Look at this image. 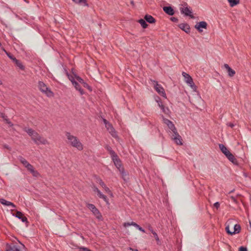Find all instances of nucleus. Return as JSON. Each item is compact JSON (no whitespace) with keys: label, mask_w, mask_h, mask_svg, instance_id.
<instances>
[{"label":"nucleus","mask_w":251,"mask_h":251,"mask_svg":"<svg viewBox=\"0 0 251 251\" xmlns=\"http://www.w3.org/2000/svg\"><path fill=\"white\" fill-rule=\"evenodd\" d=\"M24 130L31 137V139L37 145H49V142L47 139L40 135L32 128H25Z\"/></svg>","instance_id":"nucleus-1"},{"label":"nucleus","mask_w":251,"mask_h":251,"mask_svg":"<svg viewBox=\"0 0 251 251\" xmlns=\"http://www.w3.org/2000/svg\"><path fill=\"white\" fill-rule=\"evenodd\" d=\"M66 136L68 140V143L69 145L76 148L79 151H82L83 150V145L76 136L72 135L69 132H67Z\"/></svg>","instance_id":"nucleus-2"},{"label":"nucleus","mask_w":251,"mask_h":251,"mask_svg":"<svg viewBox=\"0 0 251 251\" xmlns=\"http://www.w3.org/2000/svg\"><path fill=\"white\" fill-rule=\"evenodd\" d=\"M38 87L39 90L43 93L45 94L48 97H52L53 96V92L48 88L47 85L42 81H39Z\"/></svg>","instance_id":"nucleus-3"},{"label":"nucleus","mask_w":251,"mask_h":251,"mask_svg":"<svg viewBox=\"0 0 251 251\" xmlns=\"http://www.w3.org/2000/svg\"><path fill=\"white\" fill-rule=\"evenodd\" d=\"M111 157H112V160H113L115 166L119 170V171L121 173V174L123 175V176H124V175H126V174L124 172V170L123 167H122V166L121 161L119 158L118 155L116 154Z\"/></svg>","instance_id":"nucleus-4"},{"label":"nucleus","mask_w":251,"mask_h":251,"mask_svg":"<svg viewBox=\"0 0 251 251\" xmlns=\"http://www.w3.org/2000/svg\"><path fill=\"white\" fill-rule=\"evenodd\" d=\"M86 206L92 211L94 215L99 220H101L102 216L100 213L99 210L96 207V206L91 203H87Z\"/></svg>","instance_id":"nucleus-5"},{"label":"nucleus","mask_w":251,"mask_h":251,"mask_svg":"<svg viewBox=\"0 0 251 251\" xmlns=\"http://www.w3.org/2000/svg\"><path fill=\"white\" fill-rule=\"evenodd\" d=\"M162 117L163 123L167 126L169 129L172 131L173 133L175 132L176 133L177 129L173 122L170 120L164 118L163 116Z\"/></svg>","instance_id":"nucleus-6"},{"label":"nucleus","mask_w":251,"mask_h":251,"mask_svg":"<svg viewBox=\"0 0 251 251\" xmlns=\"http://www.w3.org/2000/svg\"><path fill=\"white\" fill-rule=\"evenodd\" d=\"M154 88L157 92L163 96V97L166 98V95L164 91V88L161 86V85L159 84L157 82L155 81H153Z\"/></svg>","instance_id":"nucleus-7"},{"label":"nucleus","mask_w":251,"mask_h":251,"mask_svg":"<svg viewBox=\"0 0 251 251\" xmlns=\"http://www.w3.org/2000/svg\"><path fill=\"white\" fill-rule=\"evenodd\" d=\"M180 11L181 14L185 16H189L191 19H194V16L192 15V9L189 7H185L184 8H180Z\"/></svg>","instance_id":"nucleus-8"},{"label":"nucleus","mask_w":251,"mask_h":251,"mask_svg":"<svg viewBox=\"0 0 251 251\" xmlns=\"http://www.w3.org/2000/svg\"><path fill=\"white\" fill-rule=\"evenodd\" d=\"M182 75L184 76V77L185 78V82L188 84H189V86L191 88H195V85L193 82V79L192 78V77L190 76V75H188V74H187L186 73L183 72Z\"/></svg>","instance_id":"nucleus-9"},{"label":"nucleus","mask_w":251,"mask_h":251,"mask_svg":"<svg viewBox=\"0 0 251 251\" xmlns=\"http://www.w3.org/2000/svg\"><path fill=\"white\" fill-rule=\"evenodd\" d=\"M171 139L172 140H173L175 143H176L178 145H182V138L179 135L177 131L176 132H175L173 133V134L171 136Z\"/></svg>","instance_id":"nucleus-10"},{"label":"nucleus","mask_w":251,"mask_h":251,"mask_svg":"<svg viewBox=\"0 0 251 251\" xmlns=\"http://www.w3.org/2000/svg\"><path fill=\"white\" fill-rule=\"evenodd\" d=\"M207 24L204 21L200 22L197 23L195 27L199 31L201 32L202 30L201 29V28H203L206 29L207 28Z\"/></svg>","instance_id":"nucleus-11"},{"label":"nucleus","mask_w":251,"mask_h":251,"mask_svg":"<svg viewBox=\"0 0 251 251\" xmlns=\"http://www.w3.org/2000/svg\"><path fill=\"white\" fill-rule=\"evenodd\" d=\"M123 225H124V227H126L128 226H133L134 227L138 228L140 231H141L143 232H145V230L142 227H141L138 224H137L136 223L133 222H132L131 223H128V222L125 223Z\"/></svg>","instance_id":"nucleus-12"},{"label":"nucleus","mask_w":251,"mask_h":251,"mask_svg":"<svg viewBox=\"0 0 251 251\" xmlns=\"http://www.w3.org/2000/svg\"><path fill=\"white\" fill-rule=\"evenodd\" d=\"M13 215L21 219L23 222L27 223V219L25 216H24L23 214L21 212L16 211V214Z\"/></svg>","instance_id":"nucleus-13"},{"label":"nucleus","mask_w":251,"mask_h":251,"mask_svg":"<svg viewBox=\"0 0 251 251\" xmlns=\"http://www.w3.org/2000/svg\"><path fill=\"white\" fill-rule=\"evenodd\" d=\"M228 159L231 161L232 163H233L235 165H237L238 164V161L237 159L235 158L234 155L230 152H229V154L228 153L227 155L226 156Z\"/></svg>","instance_id":"nucleus-14"},{"label":"nucleus","mask_w":251,"mask_h":251,"mask_svg":"<svg viewBox=\"0 0 251 251\" xmlns=\"http://www.w3.org/2000/svg\"><path fill=\"white\" fill-rule=\"evenodd\" d=\"M162 110V112L166 115H169L171 113L170 110L167 107H165V106L163 104L162 102H159L158 106Z\"/></svg>","instance_id":"nucleus-15"},{"label":"nucleus","mask_w":251,"mask_h":251,"mask_svg":"<svg viewBox=\"0 0 251 251\" xmlns=\"http://www.w3.org/2000/svg\"><path fill=\"white\" fill-rule=\"evenodd\" d=\"M225 68L227 70L228 75L230 77L233 76L235 74V71L232 70L228 64H224Z\"/></svg>","instance_id":"nucleus-16"},{"label":"nucleus","mask_w":251,"mask_h":251,"mask_svg":"<svg viewBox=\"0 0 251 251\" xmlns=\"http://www.w3.org/2000/svg\"><path fill=\"white\" fill-rule=\"evenodd\" d=\"M163 9L164 11L169 15L172 16L174 14V10L170 6H164Z\"/></svg>","instance_id":"nucleus-17"},{"label":"nucleus","mask_w":251,"mask_h":251,"mask_svg":"<svg viewBox=\"0 0 251 251\" xmlns=\"http://www.w3.org/2000/svg\"><path fill=\"white\" fill-rule=\"evenodd\" d=\"M179 27L180 29L184 31L185 32H190V26L187 24H181L179 25Z\"/></svg>","instance_id":"nucleus-18"},{"label":"nucleus","mask_w":251,"mask_h":251,"mask_svg":"<svg viewBox=\"0 0 251 251\" xmlns=\"http://www.w3.org/2000/svg\"><path fill=\"white\" fill-rule=\"evenodd\" d=\"M0 202L2 204L6 206H11L13 208H15L16 207V205L10 201H7L6 200L3 199H0Z\"/></svg>","instance_id":"nucleus-19"},{"label":"nucleus","mask_w":251,"mask_h":251,"mask_svg":"<svg viewBox=\"0 0 251 251\" xmlns=\"http://www.w3.org/2000/svg\"><path fill=\"white\" fill-rule=\"evenodd\" d=\"M219 148L221 151L226 156L230 152L227 148L225 147L223 144H220L219 145Z\"/></svg>","instance_id":"nucleus-20"},{"label":"nucleus","mask_w":251,"mask_h":251,"mask_svg":"<svg viewBox=\"0 0 251 251\" xmlns=\"http://www.w3.org/2000/svg\"><path fill=\"white\" fill-rule=\"evenodd\" d=\"M144 19L146 21L150 24H153L155 22V19L151 15H145Z\"/></svg>","instance_id":"nucleus-21"},{"label":"nucleus","mask_w":251,"mask_h":251,"mask_svg":"<svg viewBox=\"0 0 251 251\" xmlns=\"http://www.w3.org/2000/svg\"><path fill=\"white\" fill-rule=\"evenodd\" d=\"M73 84L75 89L80 92L81 95L83 94V90L81 88L80 85L76 81H73Z\"/></svg>","instance_id":"nucleus-22"},{"label":"nucleus","mask_w":251,"mask_h":251,"mask_svg":"<svg viewBox=\"0 0 251 251\" xmlns=\"http://www.w3.org/2000/svg\"><path fill=\"white\" fill-rule=\"evenodd\" d=\"M241 230V226L238 224H236L234 226L233 230L232 231V235L235 233H238Z\"/></svg>","instance_id":"nucleus-23"},{"label":"nucleus","mask_w":251,"mask_h":251,"mask_svg":"<svg viewBox=\"0 0 251 251\" xmlns=\"http://www.w3.org/2000/svg\"><path fill=\"white\" fill-rule=\"evenodd\" d=\"M98 196L101 199H103L107 204H109L108 199L107 198L106 196L102 194L101 192L100 191L98 193Z\"/></svg>","instance_id":"nucleus-24"},{"label":"nucleus","mask_w":251,"mask_h":251,"mask_svg":"<svg viewBox=\"0 0 251 251\" xmlns=\"http://www.w3.org/2000/svg\"><path fill=\"white\" fill-rule=\"evenodd\" d=\"M230 7H234L240 3V0H227Z\"/></svg>","instance_id":"nucleus-25"},{"label":"nucleus","mask_w":251,"mask_h":251,"mask_svg":"<svg viewBox=\"0 0 251 251\" xmlns=\"http://www.w3.org/2000/svg\"><path fill=\"white\" fill-rule=\"evenodd\" d=\"M18 159L19 160V161L21 162V163H22L23 164V165L26 167L28 165V164H29L26 160L25 159L24 157H23L22 156H20L18 157Z\"/></svg>","instance_id":"nucleus-26"},{"label":"nucleus","mask_w":251,"mask_h":251,"mask_svg":"<svg viewBox=\"0 0 251 251\" xmlns=\"http://www.w3.org/2000/svg\"><path fill=\"white\" fill-rule=\"evenodd\" d=\"M10 250L11 251H23L20 247L14 245H10Z\"/></svg>","instance_id":"nucleus-27"},{"label":"nucleus","mask_w":251,"mask_h":251,"mask_svg":"<svg viewBox=\"0 0 251 251\" xmlns=\"http://www.w3.org/2000/svg\"><path fill=\"white\" fill-rule=\"evenodd\" d=\"M105 149L109 152V153H110L111 157H112L114 155H115V154H116L115 152L113 150H112V148L110 146H109L108 145L106 146Z\"/></svg>","instance_id":"nucleus-28"},{"label":"nucleus","mask_w":251,"mask_h":251,"mask_svg":"<svg viewBox=\"0 0 251 251\" xmlns=\"http://www.w3.org/2000/svg\"><path fill=\"white\" fill-rule=\"evenodd\" d=\"M14 63H15V64L21 70H24L25 69V67L23 65L22 63L19 60H17V59H15L14 60Z\"/></svg>","instance_id":"nucleus-29"},{"label":"nucleus","mask_w":251,"mask_h":251,"mask_svg":"<svg viewBox=\"0 0 251 251\" xmlns=\"http://www.w3.org/2000/svg\"><path fill=\"white\" fill-rule=\"evenodd\" d=\"M109 133L111 134V135L114 137L116 138L117 137V133L115 131V129L112 126V127H110L109 130H108Z\"/></svg>","instance_id":"nucleus-30"},{"label":"nucleus","mask_w":251,"mask_h":251,"mask_svg":"<svg viewBox=\"0 0 251 251\" xmlns=\"http://www.w3.org/2000/svg\"><path fill=\"white\" fill-rule=\"evenodd\" d=\"M73 2L77 4L83 3L84 5L88 6V5L86 0H72Z\"/></svg>","instance_id":"nucleus-31"},{"label":"nucleus","mask_w":251,"mask_h":251,"mask_svg":"<svg viewBox=\"0 0 251 251\" xmlns=\"http://www.w3.org/2000/svg\"><path fill=\"white\" fill-rule=\"evenodd\" d=\"M138 22L140 24L143 28H146L148 26V24L144 19H140Z\"/></svg>","instance_id":"nucleus-32"},{"label":"nucleus","mask_w":251,"mask_h":251,"mask_svg":"<svg viewBox=\"0 0 251 251\" xmlns=\"http://www.w3.org/2000/svg\"><path fill=\"white\" fill-rule=\"evenodd\" d=\"M2 50L5 52L6 55L13 61L14 62V60L17 59L15 57H14L10 53L7 52L4 49H2Z\"/></svg>","instance_id":"nucleus-33"},{"label":"nucleus","mask_w":251,"mask_h":251,"mask_svg":"<svg viewBox=\"0 0 251 251\" xmlns=\"http://www.w3.org/2000/svg\"><path fill=\"white\" fill-rule=\"evenodd\" d=\"M229 221L226 223V230L228 234L232 235V231L229 229Z\"/></svg>","instance_id":"nucleus-34"},{"label":"nucleus","mask_w":251,"mask_h":251,"mask_svg":"<svg viewBox=\"0 0 251 251\" xmlns=\"http://www.w3.org/2000/svg\"><path fill=\"white\" fill-rule=\"evenodd\" d=\"M104 190L105 191V192L106 193H107L109 195H110V196H112V192H111V191L110 190L109 188L108 187H107L106 185L104 186L103 187H102Z\"/></svg>","instance_id":"nucleus-35"},{"label":"nucleus","mask_w":251,"mask_h":251,"mask_svg":"<svg viewBox=\"0 0 251 251\" xmlns=\"http://www.w3.org/2000/svg\"><path fill=\"white\" fill-rule=\"evenodd\" d=\"M28 171H29L30 173L34 170L33 167L32 165H31L30 163L28 164V166H27L26 167H25Z\"/></svg>","instance_id":"nucleus-36"},{"label":"nucleus","mask_w":251,"mask_h":251,"mask_svg":"<svg viewBox=\"0 0 251 251\" xmlns=\"http://www.w3.org/2000/svg\"><path fill=\"white\" fill-rule=\"evenodd\" d=\"M31 173L32 174V175H33V176H35V177H38L39 176V173L36 170H33Z\"/></svg>","instance_id":"nucleus-37"},{"label":"nucleus","mask_w":251,"mask_h":251,"mask_svg":"<svg viewBox=\"0 0 251 251\" xmlns=\"http://www.w3.org/2000/svg\"><path fill=\"white\" fill-rule=\"evenodd\" d=\"M75 78L76 79V80L80 83H81L82 84L83 83V82H84V80L79 76H76L75 75Z\"/></svg>","instance_id":"nucleus-38"},{"label":"nucleus","mask_w":251,"mask_h":251,"mask_svg":"<svg viewBox=\"0 0 251 251\" xmlns=\"http://www.w3.org/2000/svg\"><path fill=\"white\" fill-rule=\"evenodd\" d=\"M97 182L99 183L102 187H103L104 186L106 185L104 182L102 181V180L101 179H98Z\"/></svg>","instance_id":"nucleus-39"},{"label":"nucleus","mask_w":251,"mask_h":251,"mask_svg":"<svg viewBox=\"0 0 251 251\" xmlns=\"http://www.w3.org/2000/svg\"><path fill=\"white\" fill-rule=\"evenodd\" d=\"M67 76H68V78L69 80L73 83V81H75L74 79V78L72 75H70L68 74V73H66Z\"/></svg>","instance_id":"nucleus-40"},{"label":"nucleus","mask_w":251,"mask_h":251,"mask_svg":"<svg viewBox=\"0 0 251 251\" xmlns=\"http://www.w3.org/2000/svg\"><path fill=\"white\" fill-rule=\"evenodd\" d=\"M79 251H91L87 248H80L79 249Z\"/></svg>","instance_id":"nucleus-41"},{"label":"nucleus","mask_w":251,"mask_h":251,"mask_svg":"<svg viewBox=\"0 0 251 251\" xmlns=\"http://www.w3.org/2000/svg\"><path fill=\"white\" fill-rule=\"evenodd\" d=\"M82 85L84 87L87 88V89H88L89 90H91L90 87L89 86V85L87 83L84 82L82 84Z\"/></svg>","instance_id":"nucleus-42"},{"label":"nucleus","mask_w":251,"mask_h":251,"mask_svg":"<svg viewBox=\"0 0 251 251\" xmlns=\"http://www.w3.org/2000/svg\"><path fill=\"white\" fill-rule=\"evenodd\" d=\"M153 235V236L155 238V240L158 242L159 241V238H158V236L157 234V233L156 232H154L153 234H152Z\"/></svg>","instance_id":"nucleus-43"},{"label":"nucleus","mask_w":251,"mask_h":251,"mask_svg":"<svg viewBox=\"0 0 251 251\" xmlns=\"http://www.w3.org/2000/svg\"><path fill=\"white\" fill-rule=\"evenodd\" d=\"M0 117L3 119L4 120L7 117V116L3 113H0Z\"/></svg>","instance_id":"nucleus-44"},{"label":"nucleus","mask_w":251,"mask_h":251,"mask_svg":"<svg viewBox=\"0 0 251 251\" xmlns=\"http://www.w3.org/2000/svg\"><path fill=\"white\" fill-rule=\"evenodd\" d=\"M239 251H247V249L246 248L242 246L239 248Z\"/></svg>","instance_id":"nucleus-45"},{"label":"nucleus","mask_w":251,"mask_h":251,"mask_svg":"<svg viewBox=\"0 0 251 251\" xmlns=\"http://www.w3.org/2000/svg\"><path fill=\"white\" fill-rule=\"evenodd\" d=\"M112 127V126L111 124H110L109 123L106 125H105V127L107 128V130H109L110 128V127Z\"/></svg>","instance_id":"nucleus-46"},{"label":"nucleus","mask_w":251,"mask_h":251,"mask_svg":"<svg viewBox=\"0 0 251 251\" xmlns=\"http://www.w3.org/2000/svg\"><path fill=\"white\" fill-rule=\"evenodd\" d=\"M171 20L174 22H178V19L177 18H176V17H171Z\"/></svg>","instance_id":"nucleus-47"},{"label":"nucleus","mask_w":251,"mask_h":251,"mask_svg":"<svg viewBox=\"0 0 251 251\" xmlns=\"http://www.w3.org/2000/svg\"><path fill=\"white\" fill-rule=\"evenodd\" d=\"M214 206L215 207H216L217 209H218L220 206V203L218 202H216L214 204Z\"/></svg>","instance_id":"nucleus-48"},{"label":"nucleus","mask_w":251,"mask_h":251,"mask_svg":"<svg viewBox=\"0 0 251 251\" xmlns=\"http://www.w3.org/2000/svg\"><path fill=\"white\" fill-rule=\"evenodd\" d=\"M182 6L181 8H184L185 7H188V4L186 3V2H183V3H182L181 4Z\"/></svg>","instance_id":"nucleus-49"},{"label":"nucleus","mask_w":251,"mask_h":251,"mask_svg":"<svg viewBox=\"0 0 251 251\" xmlns=\"http://www.w3.org/2000/svg\"><path fill=\"white\" fill-rule=\"evenodd\" d=\"M6 250H5V251H11V250H10V245L9 244H7L6 245Z\"/></svg>","instance_id":"nucleus-50"},{"label":"nucleus","mask_w":251,"mask_h":251,"mask_svg":"<svg viewBox=\"0 0 251 251\" xmlns=\"http://www.w3.org/2000/svg\"><path fill=\"white\" fill-rule=\"evenodd\" d=\"M93 190H94V191H95V192H97V193H98L99 191H100V190L98 189V188H97V187H96V186H95L93 187Z\"/></svg>","instance_id":"nucleus-51"},{"label":"nucleus","mask_w":251,"mask_h":251,"mask_svg":"<svg viewBox=\"0 0 251 251\" xmlns=\"http://www.w3.org/2000/svg\"><path fill=\"white\" fill-rule=\"evenodd\" d=\"M149 229L152 234H153L154 232H155L154 231H153L152 228L151 226H149Z\"/></svg>","instance_id":"nucleus-52"},{"label":"nucleus","mask_w":251,"mask_h":251,"mask_svg":"<svg viewBox=\"0 0 251 251\" xmlns=\"http://www.w3.org/2000/svg\"><path fill=\"white\" fill-rule=\"evenodd\" d=\"M155 100H156V101L158 103V105L159 106V102H162L161 100H160V98L157 97V99H156Z\"/></svg>","instance_id":"nucleus-53"},{"label":"nucleus","mask_w":251,"mask_h":251,"mask_svg":"<svg viewBox=\"0 0 251 251\" xmlns=\"http://www.w3.org/2000/svg\"><path fill=\"white\" fill-rule=\"evenodd\" d=\"M103 121L104 124H105V126L109 123V122L105 119H103Z\"/></svg>","instance_id":"nucleus-54"},{"label":"nucleus","mask_w":251,"mask_h":251,"mask_svg":"<svg viewBox=\"0 0 251 251\" xmlns=\"http://www.w3.org/2000/svg\"><path fill=\"white\" fill-rule=\"evenodd\" d=\"M230 198H231V200H232L234 202H237L236 200L235 199V198L234 197L231 196V197H230Z\"/></svg>","instance_id":"nucleus-55"},{"label":"nucleus","mask_w":251,"mask_h":251,"mask_svg":"<svg viewBox=\"0 0 251 251\" xmlns=\"http://www.w3.org/2000/svg\"><path fill=\"white\" fill-rule=\"evenodd\" d=\"M227 126H230V127H233L234 126V125L233 124H232V123H228V124H227Z\"/></svg>","instance_id":"nucleus-56"},{"label":"nucleus","mask_w":251,"mask_h":251,"mask_svg":"<svg viewBox=\"0 0 251 251\" xmlns=\"http://www.w3.org/2000/svg\"><path fill=\"white\" fill-rule=\"evenodd\" d=\"M4 121L6 124H8V123L10 122V120L7 118H6Z\"/></svg>","instance_id":"nucleus-57"},{"label":"nucleus","mask_w":251,"mask_h":251,"mask_svg":"<svg viewBox=\"0 0 251 251\" xmlns=\"http://www.w3.org/2000/svg\"><path fill=\"white\" fill-rule=\"evenodd\" d=\"M7 124L9 125L10 126H13V124L10 121Z\"/></svg>","instance_id":"nucleus-58"},{"label":"nucleus","mask_w":251,"mask_h":251,"mask_svg":"<svg viewBox=\"0 0 251 251\" xmlns=\"http://www.w3.org/2000/svg\"><path fill=\"white\" fill-rule=\"evenodd\" d=\"M3 147L6 149H9V147L7 145H4Z\"/></svg>","instance_id":"nucleus-59"},{"label":"nucleus","mask_w":251,"mask_h":251,"mask_svg":"<svg viewBox=\"0 0 251 251\" xmlns=\"http://www.w3.org/2000/svg\"><path fill=\"white\" fill-rule=\"evenodd\" d=\"M130 250H132V251H138V250H137V249L133 250V249H131V248H130Z\"/></svg>","instance_id":"nucleus-60"},{"label":"nucleus","mask_w":251,"mask_h":251,"mask_svg":"<svg viewBox=\"0 0 251 251\" xmlns=\"http://www.w3.org/2000/svg\"><path fill=\"white\" fill-rule=\"evenodd\" d=\"M130 3H131V4L134 5V2H133V1H132H132H131Z\"/></svg>","instance_id":"nucleus-61"},{"label":"nucleus","mask_w":251,"mask_h":251,"mask_svg":"<svg viewBox=\"0 0 251 251\" xmlns=\"http://www.w3.org/2000/svg\"><path fill=\"white\" fill-rule=\"evenodd\" d=\"M21 245H22V246L23 248L25 249V246L23 244H21Z\"/></svg>","instance_id":"nucleus-62"},{"label":"nucleus","mask_w":251,"mask_h":251,"mask_svg":"<svg viewBox=\"0 0 251 251\" xmlns=\"http://www.w3.org/2000/svg\"><path fill=\"white\" fill-rule=\"evenodd\" d=\"M2 84V82L0 80V85H1Z\"/></svg>","instance_id":"nucleus-63"},{"label":"nucleus","mask_w":251,"mask_h":251,"mask_svg":"<svg viewBox=\"0 0 251 251\" xmlns=\"http://www.w3.org/2000/svg\"><path fill=\"white\" fill-rule=\"evenodd\" d=\"M250 226L251 227V222H250Z\"/></svg>","instance_id":"nucleus-64"}]
</instances>
